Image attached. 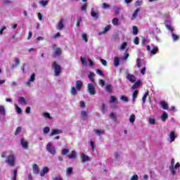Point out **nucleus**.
Here are the masks:
<instances>
[{"instance_id": "14", "label": "nucleus", "mask_w": 180, "mask_h": 180, "mask_svg": "<svg viewBox=\"0 0 180 180\" xmlns=\"http://www.w3.org/2000/svg\"><path fill=\"white\" fill-rule=\"evenodd\" d=\"M61 133H63V131H61V129H54L51 130L49 136L50 137H51V136H54L55 134H61Z\"/></svg>"}, {"instance_id": "22", "label": "nucleus", "mask_w": 180, "mask_h": 180, "mask_svg": "<svg viewBox=\"0 0 180 180\" xmlns=\"http://www.w3.org/2000/svg\"><path fill=\"white\" fill-rule=\"evenodd\" d=\"M91 15L92 18H94V19H98L99 18L98 13L95 12V10L94 8H91Z\"/></svg>"}, {"instance_id": "54", "label": "nucleus", "mask_w": 180, "mask_h": 180, "mask_svg": "<svg viewBox=\"0 0 180 180\" xmlns=\"http://www.w3.org/2000/svg\"><path fill=\"white\" fill-rule=\"evenodd\" d=\"M129 180H139V176L137 174H134L132 176H131Z\"/></svg>"}, {"instance_id": "44", "label": "nucleus", "mask_w": 180, "mask_h": 180, "mask_svg": "<svg viewBox=\"0 0 180 180\" xmlns=\"http://www.w3.org/2000/svg\"><path fill=\"white\" fill-rule=\"evenodd\" d=\"M120 99L123 101V102H129V98L126 96H121Z\"/></svg>"}, {"instance_id": "48", "label": "nucleus", "mask_w": 180, "mask_h": 180, "mask_svg": "<svg viewBox=\"0 0 180 180\" xmlns=\"http://www.w3.org/2000/svg\"><path fill=\"white\" fill-rule=\"evenodd\" d=\"M44 134H47L50 131V127H46L43 129Z\"/></svg>"}, {"instance_id": "43", "label": "nucleus", "mask_w": 180, "mask_h": 180, "mask_svg": "<svg viewBox=\"0 0 180 180\" xmlns=\"http://www.w3.org/2000/svg\"><path fill=\"white\" fill-rule=\"evenodd\" d=\"M136 66L138 67V68H141V59H140L139 58L136 59Z\"/></svg>"}, {"instance_id": "64", "label": "nucleus", "mask_w": 180, "mask_h": 180, "mask_svg": "<svg viewBox=\"0 0 180 180\" xmlns=\"http://www.w3.org/2000/svg\"><path fill=\"white\" fill-rule=\"evenodd\" d=\"M141 74L144 75L146 74V67H143L141 70Z\"/></svg>"}, {"instance_id": "20", "label": "nucleus", "mask_w": 180, "mask_h": 180, "mask_svg": "<svg viewBox=\"0 0 180 180\" xmlns=\"http://www.w3.org/2000/svg\"><path fill=\"white\" fill-rule=\"evenodd\" d=\"M89 161V156L85 155V153L82 154V162H86Z\"/></svg>"}, {"instance_id": "15", "label": "nucleus", "mask_w": 180, "mask_h": 180, "mask_svg": "<svg viewBox=\"0 0 180 180\" xmlns=\"http://www.w3.org/2000/svg\"><path fill=\"white\" fill-rule=\"evenodd\" d=\"M49 171H50V169L48 167H44L42 170L40 172V176H44L46 174H48Z\"/></svg>"}, {"instance_id": "9", "label": "nucleus", "mask_w": 180, "mask_h": 180, "mask_svg": "<svg viewBox=\"0 0 180 180\" xmlns=\"http://www.w3.org/2000/svg\"><path fill=\"white\" fill-rule=\"evenodd\" d=\"M57 30H63L64 29V19H60L56 25Z\"/></svg>"}, {"instance_id": "23", "label": "nucleus", "mask_w": 180, "mask_h": 180, "mask_svg": "<svg viewBox=\"0 0 180 180\" xmlns=\"http://www.w3.org/2000/svg\"><path fill=\"white\" fill-rule=\"evenodd\" d=\"M160 119L162 122H165V120H167V119H168V114L165 112H163V114L162 115V116L160 117Z\"/></svg>"}, {"instance_id": "27", "label": "nucleus", "mask_w": 180, "mask_h": 180, "mask_svg": "<svg viewBox=\"0 0 180 180\" xmlns=\"http://www.w3.org/2000/svg\"><path fill=\"white\" fill-rule=\"evenodd\" d=\"M117 102V98H115V96H111L109 100L110 103H116Z\"/></svg>"}, {"instance_id": "63", "label": "nucleus", "mask_w": 180, "mask_h": 180, "mask_svg": "<svg viewBox=\"0 0 180 180\" xmlns=\"http://www.w3.org/2000/svg\"><path fill=\"white\" fill-rule=\"evenodd\" d=\"M11 88H16L18 86V83L13 82L11 84Z\"/></svg>"}, {"instance_id": "33", "label": "nucleus", "mask_w": 180, "mask_h": 180, "mask_svg": "<svg viewBox=\"0 0 180 180\" xmlns=\"http://www.w3.org/2000/svg\"><path fill=\"white\" fill-rule=\"evenodd\" d=\"M130 123H134L136 122V115L134 114H131L129 117Z\"/></svg>"}, {"instance_id": "41", "label": "nucleus", "mask_w": 180, "mask_h": 180, "mask_svg": "<svg viewBox=\"0 0 180 180\" xmlns=\"http://www.w3.org/2000/svg\"><path fill=\"white\" fill-rule=\"evenodd\" d=\"M39 4L40 5H41V6L44 7V6H47L48 1L42 0V1H39Z\"/></svg>"}, {"instance_id": "8", "label": "nucleus", "mask_w": 180, "mask_h": 180, "mask_svg": "<svg viewBox=\"0 0 180 180\" xmlns=\"http://www.w3.org/2000/svg\"><path fill=\"white\" fill-rule=\"evenodd\" d=\"M174 164H175V159H172L171 164L169 167L172 175H175V174H176L175 169H174Z\"/></svg>"}, {"instance_id": "5", "label": "nucleus", "mask_w": 180, "mask_h": 180, "mask_svg": "<svg viewBox=\"0 0 180 180\" xmlns=\"http://www.w3.org/2000/svg\"><path fill=\"white\" fill-rule=\"evenodd\" d=\"M34 81H36V75L34 73H32L28 80L27 82H25V85L27 86H30V85H32V84H33V82H34Z\"/></svg>"}, {"instance_id": "36", "label": "nucleus", "mask_w": 180, "mask_h": 180, "mask_svg": "<svg viewBox=\"0 0 180 180\" xmlns=\"http://www.w3.org/2000/svg\"><path fill=\"white\" fill-rule=\"evenodd\" d=\"M113 89V86L110 84H107L105 85V91H112Z\"/></svg>"}, {"instance_id": "55", "label": "nucleus", "mask_w": 180, "mask_h": 180, "mask_svg": "<svg viewBox=\"0 0 180 180\" xmlns=\"http://www.w3.org/2000/svg\"><path fill=\"white\" fill-rule=\"evenodd\" d=\"M134 44H139L140 43V39H139V37H136L134 40Z\"/></svg>"}, {"instance_id": "10", "label": "nucleus", "mask_w": 180, "mask_h": 180, "mask_svg": "<svg viewBox=\"0 0 180 180\" xmlns=\"http://www.w3.org/2000/svg\"><path fill=\"white\" fill-rule=\"evenodd\" d=\"M20 143L22 148H25V150H27V148H29V142H27V141L25 140L24 139H21L20 140Z\"/></svg>"}, {"instance_id": "28", "label": "nucleus", "mask_w": 180, "mask_h": 180, "mask_svg": "<svg viewBox=\"0 0 180 180\" xmlns=\"http://www.w3.org/2000/svg\"><path fill=\"white\" fill-rule=\"evenodd\" d=\"M82 39L85 41V43H88V35L86 33H83L81 34Z\"/></svg>"}, {"instance_id": "62", "label": "nucleus", "mask_w": 180, "mask_h": 180, "mask_svg": "<svg viewBox=\"0 0 180 180\" xmlns=\"http://www.w3.org/2000/svg\"><path fill=\"white\" fill-rule=\"evenodd\" d=\"M147 45V39L143 38L142 39V46H146Z\"/></svg>"}, {"instance_id": "37", "label": "nucleus", "mask_w": 180, "mask_h": 180, "mask_svg": "<svg viewBox=\"0 0 180 180\" xmlns=\"http://www.w3.org/2000/svg\"><path fill=\"white\" fill-rule=\"evenodd\" d=\"M55 54H56V56H61V49L60 48H56L55 49Z\"/></svg>"}, {"instance_id": "39", "label": "nucleus", "mask_w": 180, "mask_h": 180, "mask_svg": "<svg viewBox=\"0 0 180 180\" xmlns=\"http://www.w3.org/2000/svg\"><path fill=\"white\" fill-rule=\"evenodd\" d=\"M147 96H148V91H146L142 97L143 103L147 101Z\"/></svg>"}, {"instance_id": "52", "label": "nucleus", "mask_w": 180, "mask_h": 180, "mask_svg": "<svg viewBox=\"0 0 180 180\" xmlns=\"http://www.w3.org/2000/svg\"><path fill=\"white\" fill-rule=\"evenodd\" d=\"M141 5H143V1L141 0H138L135 3L136 6H141Z\"/></svg>"}, {"instance_id": "57", "label": "nucleus", "mask_w": 180, "mask_h": 180, "mask_svg": "<svg viewBox=\"0 0 180 180\" xmlns=\"http://www.w3.org/2000/svg\"><path fill=\"white\" fill-rule=\"evenodd\" d=\"M88 89H89V91H94V84H88Z\"/></svg>"}, {"instance_id": "30", "label": "nucleus", "mask_w": 180, "mask_h": 180, "mask_svg": "<svg viewBox=\"0 0 180 180\" xmlns=\"http://www.w3.org/2000/svg\"><path fill=\"white\" fill-rule=\"evenodd\" d=\"M18 102L20 103H22V105H26L27 103L26 102V99H25V97H20Z\"/></svg>"}, {"instance_id": "18", "label": "nucleus", "mask_w": 180, "mask_h": 180, "mask_svg": "<svg viewBox=\"0 0 180 180\" xmlns=\"http://www.w3.org/2000/svg\"><path fill=\"white\" fill-rule=\"evenodd\" d=\"M169 139H170L171 143H172L173 141H175V139H176V136L175 135V131H172L170 132Z\"/></svg>"}, {"instance_id": "58", "label": "nucleus", "mask_w": 180, "mask_h": 180, "mask_svg": "<svg viewBox=\"0 0 180 180\" xmlns=\"http://www.w3.org/2000/svg\"><path fill=\"white\" fill-rule=\"evenodd\" d=\"M4 5H11V4H12V1H11V0H4Z\"/></svg>"}, {"instance_id": "25", "label": "nucleus", "mask_w": 180, "mask_h": 180, "mask_svg": "<svg viewBox=\"0 0 180 180\" xmlns=\"http://www.w3.org/2000/svg\"><path fill=\"white\" fill-rule=\"evenodd\" d=\"M94 77H95V73H94V72H90L89 74L88 75V77L89 78L91 82H94Z\"/></svg>"}, {"instance_id": "38", "label": "nucleus", "mask_w": 180, "mask_h": 180, "mask_svg": "<svg viewBox=\"0 0 180 180\" xmlns=\"http://www.w3.org/2000/svg\"><path fill=\"white\" fill-rule=\"evenodd\" d=\"M94 131L96 134H98V136H101V134H105V131H101L99 129H94Z\"/></svg>"}, {"instance_id": "56", "label": "nucleus", "mask_w": 180, "mask_h": 180, "mask_svg": "<svg viewBox=\"0 0 180 180\" xmlns=\"http://www.w3.org/2000/svg\"><path fill=\"white\" fill-rule=\"evenodd\" d=\"M149 123H150V124H155V119L149 118Z\"/></svg>"}, {"instance_id": "13", "label": "nucleus", "mask_w": 180, "mask_h": 180, "mask_svg": "<svg viewBox=\"0 0 180 180\" xmlns=\"http://www.w3.org/2000/svg\"><path fill=\"white\" fill-rule=\"evenodd\" d=\"M126 78L129 80V82H131L132 84L136 82V76L133 75L127 74Z\"/></svg>"}, {"instance_id": "7", "label": "nucleus", "mask_w": 180, "mask_h": 180, "mask_svg": "<svg viewBox=\"0 0 180 180\" xmlns=\"http://www.w3.org/2000/svg\"><path fill=\"white\" fill-rule=\"evenodd\" d=\"M150 47H152V49L150 51L149 54L150 57H153V56H155L158 53V46L151 44Z\"/></svg>"}, {"instance_id": "45", "label": "nucleus", "mask_w": 180, "mask_h": 180, "mask_svg": "<svg viewBox=\"0 0 180 180\" xmlns=\"http://www.w3.org/2000/svg\"><path fill=\"white\" fill-rule=\"evenodd\" d=\"M20 131H22V128L20 127H17L15 131V136H18Z\"/></svg>"}, {"instance_id": "19", "label": "nucleus", "mask_w": 180, "mask_h": 180, "mask_svg": "<svg viewBox=\"0 0 180 180\" xmlns=\"http://www.w3.org/2000/svg\"><path fill=\"white\" fill-rule=\"evenodd\" d=\"M139 12H140V9L139 8H137L136 10H135L134 11V14L131 17V20H134V19H136L137 18V16H139Z\"/></svg>"}, {"instance_id": "34", "label": "nucleus", "mask_w": 180, "mask_h": 180, "mask_svg": "<svg viewBox=\"0 0 180 180\" xmlns=\"http://www.w3.org/2000/svg\"><path fill=\"white\" fill-rule=\"evenodd\" d=\"M120 7L119 6H114V11L115 15H119L120 13Z\"/></svg>"}, {"instance_id": "50", "label": "nucleus", "mask_w": 180, "mask_h": 180, "mask_svg": "<svg viewBox=\"0 0 180 180\" xmlns=\"http://www.w3.org/2000/svg\"><path fill=\"white\" fill-rule=\"evenodd\" d=\"M110 8V5L103 3V9H109Z\"/></svg>"}, {"instance_id": "47", "label": "nucleus", "mask_w": 180, "mask_h": 180, "mask_svg": "<svg viewBox=\"0 0 180 180\" xmlns=\"http://www.w3.org/2000/svg\"><path fill=\"white\" fill-rule=\"evenodd\" d=\"M42 116H44V117H46L47 119L51 120V116H50V113L49 112H44Z\"/></svg>"}, {"instance_id": "2", "label": "nucleus", "mask_w": 180, "mask_h": 180, "mask_svg": "<svg viewBox=\"0 0 180 180\" xmlns=\"http://www.w3.org/2000/svg\"><path fill=\"white\" fill-rule=\"evenodd\" d=\"M15 161H16V159L15 158V155H11L10 156L7 157L6 163L10 165L11 167H15Z\"/></svg>"}, {"instance_id": "51", "label": "nucleus", "mask_w": 180, "mask_h": 180, "mask_svg": "<svg viewBox=\"0 0 180 180\" xmlns=\"http://www.w3.org/2000/svg\"><path fill=\"white\" fill-rule=\"evenodd\" d=\"M81 116L82 117H86V116H88V112L83 110L81 112Z\"/></svg>"}, {"instance_id": "60", "label": "nucleus", "mask_w": 180, "mask_h": 180, "mask_svg": "<svg viewBox=\"0 0 180 180\" xmlns=\"http://www.w3.org/2000/svg\"><path fill=\"white\" fill-rule=\"evenodd\" d=\"M72 173V167H68L67 169V174L70 175V174Z\"/></svg>"}, {"instance_id": "3", "label": "nucleus", "mask_w": 180, "mask_h": 180, "mask_svg": "<svg viewBox=\"0 0 180 180\" xmlns=\"http://www.w3.org/2000/svg\"><path fill=\"white\" fill-rule=\"evenodd\" d=\"M84 83L81 80H78L75 82V86L72 87V91H81L82 89V86Z\"/></svg>"}, {"instance_id": "31", "label": "nucleus", "mask_w": 180, "mask_h": 180, "mask_svg": "<svg viewBox=\"0 0 180 180\" xmlns=\"http://www.w3.org/2000/svg\"><path fill=\"white\" fill-rule=\"evenodd\" d=\"M15 108L18 115H20L22 113V108H20L18 104H15Z\"/></svg>"}, {"instance_id": "1", "label": "nucleus", "mask_w": 180, "mask_h": 180, "mask_svg": "<svg viewBox=\"0 0 180 180\" xmlns=\"http://www.w3.org/2000/svg\"><path fill=\"white\" fill-rule=\"evenodd\" d=\"M52 68L54 70L55 77H58L61 73V66L57 63V62H53L52 64Z\"/></svg>"}, {"instance_id": "4", "label": "nucleus", "mask_w": 180, "mask_h": 180, "mask_svg": "<svg viewBox=\"0 0 180 180\" xmlns=\"http://www.w3.org/2000/svg\"><path fill=\"white\" fill-rule=\"evenodd\" d=\"M165 26H166L167 29L169 30V32H171L172 37L174 41H176V40H178L179 39V36L176 35L174 33V28L172 27H171V25H166Z\"/></svg>"}, {"instance_id": "26", "label": "nucleus", "mask_w": 180, "mask_h": 180, "mask_svg": "<svg viewBox=\"0 0 180 180\" xmlns=\"http://www.w3.org/2000/svg\"><path fill=\"white\" fill-rule=\"evenodd\" d=\"M120 64V60H119V58L115 57L114 58V67H119Z\"/></svg>"}, {"instance_id": "32", "label": "nucleus", "mask_w": 180, "mask_h": 180, "mask_svg": "<svg viewBox=\"0 0 180 180\" xmlns=\"http://www.w3.org/2000/svg\"><path fill=\"white\" fill-rule=\"evenodd\" d=\"M132 33L134 36L137 35V33H139V28H137L136 26L132 27Z\"/></svg>"}, {"instance_id": "29", "label": "nucleus", "mask_w": 180, "mask_h": 180, "mask_svg": "<svg viewBox=\"0 0 180 180\" xmlns=\"http://www.w3.org/2000/svg\"><path fill=\"white\" fill-rule=\"evenodd\" d=\"M110 118L113 120V122H117V117H116V115L113 112L110 114Z\"/></svg>"}, {"instance_id": "46", "label": "nucleus", "mask_w": 180, "mask_h": 180, "mask_svg": "<svg viewBox=\"0 0 180 180\" xmlns=\"http://www.w3.org/2000/svg\"><path fill=\"white\" fill-rule=\"evenodd\" d=\"M101 112L103 114H105L106 112V104L103 103L102 108H101Z\"/></svg>"}, {"instance_id": "42", "label": "nucleus", "mask_w": 180, "mask_h": 180, "mask_svg": "<svg viewBox=\"0 0 180 180\" xmlns=\"http://www.w3.org/2000/svg\"><path fill=\"white\" fill-rule=\"evenodd\" d=\"M112 25H114V26H117V25H119V19L117 18H115L112 20Z\"/></svg>"}, {"instance_id": "11", "label": "nucleus", "mask_w": 180, "mask_h": 180, "mask_svg": "<svg viewBox=\"0 0 180 180\" xmlns=\"http://www.w3.org/2000/svg\"><path fill=\"white\" fill-rule=\"evenodd\" d=\"M160 108L164 109V110H168L169 109V106H168V103H166L165 101H162L160 103Z\"/></svg>"}, {"instance_id": "21", "label": "nucleus", "mask_w": 180, "mask_h": 180, "mask_svg": "<svg viewBox=\"0 0 180 180\" xmlns=\"http://www.w3.org/2000/svg\"><path fill=\"white\" fill-rule=\"evenodd\" d=\"M140 85H141V81L138 80L136 81L134 84L132 86V89H137V88L140 87Z\"/></svg>"}, {"instance_id": "49", "label": "nucleus", "mask_w": 180, "mask_h": 180, "mask_svg": "<svg viewBox=\"0 0 180 180\" xmlns=\"http://www.w3.org/2000/svg\"><path fill=\"white\" fill-rule=\"evenodd\" d=\"M127 46V42H123L122 44H121V46H120V50H124V49H126Z\"/></svg>"}, {"instance_id": "24", "label": "nucleus", "mask_w": 180, "mask_h": 180, "mask_svg": "<svg viewBox=\"0 0 180 180\" xmlns=\"http://www.w3.org/2000/svg\"><path fill=\"white\" fill-rule=\"evenodd\" d=\"M139 94V91H134L132 94V102L134 103L136 102V98H137V95Z\"/></svg>"}, {"instance_id": "53", "label": "nucleus", "mask_w": 180, "mask_h": 180, "mask_svg": "<svg viewBox=\"0 0 180 180\" xmlns=\"http://www.w3.org/2000/svg\"><path fill=\"white\" fill-rule=\"evenodd\" d=\"M68 153H70V149H64L62 151V155H66L68 154Z\"/></svg>"}, {"instance_id": "16", "label": "nucleus", "mask_w": 180, "mask_h": 180, "mask_svg": "<svg viewBox=\"0 0 180 180\" xmlns=\"http://www.w3.org/2000/svg\"><path fill=\"white\" fill-rule=\"evenodd\" d=\"M110 25H108L105 27L104 30L102 32H98V36H102V34H105V33H108V30H110Z\"/></svg>"}, {"instance_id": "6", "label": "nucleus", "mask_w": 180, "mask_h": 180, "mask_svg": "<svg viewBox=\"0 0 180 180\" xmlns=\"http://www.w3.org/2000/svg\"><path fill=\"white\" fill-rule=\"evenodd\" d=\"M46 150L48 153H50V154H52L54 155L56 154V148L53 146V144L51 143H49L46 146Z\"/></svg>"}, {"instance_id": "12", "label": "nucleus", "mask_w": 180, "mask_h": 180, "mask_svg": "<svg viewBox=\"0 0 180 180\" xmlns=\"http://www.w3.org/2000/svg\"><path fill=\"white\" fill-rule=\"evenodd\" d=\"M32 172L34 175H37V174H40V169L39 168V165L34 164L32 165Z\"/></svg>"}, {"instance_id": "61", "label": "nucleus", "mask_w": 180, "mask_h": 180, "mask_svg": "<svg viewBox=\"0 0 180 180\" xmlns=\"http://www.w3.org/2000/svg\"><path fill=\"white\" fill-rule=\"evenodd\" d=\"M96 74H98V75H101V77H103V72H102V70L99 69L96 70Z\"/></svg>"}, {"instance_id": "40", "label": "nucleus", "mask_w": 180, "mask_h": 180, "mask_svg": "<svg viewBox=\"0 0 180 180\" xmlns=\"http://www.w3.org/2000/svg\"><path fill=\"white\" fill-rule=\"evenodd\" d=\"M0 113L2 115V116H5L6 112H5V108L4 106L0 105Z\"/></svg>"}, {"instance_id": "17", "label": "nucleus", "mask_w": 180, "mask_h": 180, "mask_svg": "<svg viewBox=\"0 0 180 180\" xmlns=\"http://www.w3.org/2000/svg\"><path fill=\"white\" fill-rule=\"evenodd\" d=\"M69 160H75L77 158V151L72 150L71 154L68 156Z\"/></svg>"}, {"instance_id": "35", "label": "nucleus", "mask_w": 180, "mask_h": 180, "mask_svg": "<svg viewBox=\"0 0 180 180\" xmlns=\"http://www.w3.org/2000/svg\"><path fill=\"white\" fill-rule=\"evenodd\" d=\"M20 64V60H19V58H15V64L13 65L12 68H16L18 67V65H19Z\"/></svg>"}, {"instance_id": "59", "label": "nucleus", "mask_w": 180, "mask_h": 180, "mask_svg": "<svg viewBox=\"0 0 180 180\" xmlns=\"http://www.w3.org/2000/svg\"><path fill=\"white\" fill-rule=\"evenodd\" d=\"M80 60L83 65H86V59H85V58H81Z\"/></svg>"}]
</instances>
